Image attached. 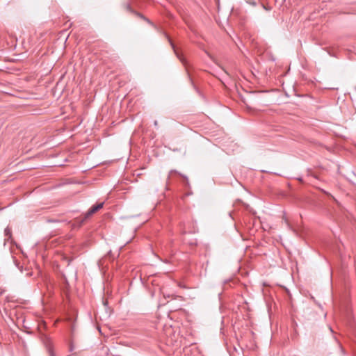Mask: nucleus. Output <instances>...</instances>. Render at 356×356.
<instances>
[{"label":"nucleus","mask_w":356,"mask_h":356,"mask_svg":"<svg viewBox=\"0 0 356 356\" xmlns=\"http://www.w3.org/2000/svg\"><path fill=\"white\" fill-rule=\"evenodd\" d=\"M104 206V202L98 203L95 205H93L85 214L83 217H80L76 220V222L79 224V226H81L85 221L90 218L94 213L101 209Z\"/></svg>","instance_id":"f257e3e1"},{"label":"nucleus","mask_w":356,"mask_h":356,"mask_svg":"<svg viewBox=\"0 0 356 356\" xmlns=\"http://www.w3.org/2000/svg\"><path fill=\"white\" fill-rule=\"evenodd\" d=\"M166 37L168 38V41H169V42H170V45H171L172 48L173 49V50H174V51H175V54L177 55V58L180 60V61H181V62L184 65H186V60H185V59L184 58V57H183L181 54H179L177 52V49H176V48H175V44H173V42H172V41L171 40V39H170L168 35H166Z\"/></svg>","instance_id":"f03ea898"},{"label":"nucleus","mask_w":356,"mask_h":356,"mask_svg":"<svg viewBox=\"0 0 356 356\" xmlns=\"http://www.w3.org/2000/svg\"><path fill=\"white\" fill-rule=\"evenodd\" d=\"M46 348L49 354V356H56L55 353H54L53 346L50 340H47L46 342Z\"/></svg>","instance_id":"7ed1b4c3"},{"label":"nucleus","mask_w":356,"mask_h":356,"mask_svg":"<svg viewBox=\"0 0 356 356\" xmlns=\"http://www.w3.org/2000/svg\"><path fill=\"white\" fill-rule=\"evenodd\" d=\"M123 6H124V10H126L127 11L130 12V13H134L136 15L137 13H136L133 10V9L131 8V5L129 3H124Z\"/></svg>","instance_id":"20e7f679"},{"label":"nucleus","mask_w":356,"mask_h":356,"mask_svg":"<svg viewBox=\"0 0 356 356\" xmlns=\"http://www.w3.org/2000/svg\"><path fill=\"white\" fill-rule=\"evenodd\" d=\"M5 234H6V235L10 234V229L8 228H6L5 229Z\"/></svg>","instance_id":"39448f33"},{"label":"nucleus","mask_w":356,"mask_h":356,"mask_svg":"<svg viewBox=\"0 0 356 356\" xmlns=\"http://www.w3.org/2000/svg\"><path fill=\"white\" fill-rule=\"evenodd\" d=\"M136 15H137L138 16H140L141 18L145 19V20L148 21V19L145 18V17H144L142 15H140V13H136Z\"/></svg>","instance_id":"423d86ee"},{"label":"nucleus","mask_w":356,"mask_h":356,"mask_svg":"<svg viewBox=\"0 0 356 356\" xmlns=\"http://www.w3.org/2000/svg\"><path fill=\"white\" fill-rule=\"evenodd\" d=\"M136 15H137L138 16H140L141 18L145 19V20L148 21V19L145 18V17H144L142 15H140V13H136Z\"/></svg>","instance_id":"0eeeda50"},{"label":"nucleus","mask_w":356,"mask_h":356,"mask_svg":"<svg viewBox=\"0 0 356 356\" xmlns=\"http://www.w3.org/2000/svg\"><path fill=\"white\" fill-rule=\"evenodd\" d=\"M283 220H284L286 224L289 225L288 220H287V219H286V218L285 216L283 217Z\"/></svg>","instance_id":"6e6552de"},{"label":"nucleus","mask_w":356,"mask_h":356,"mask_svg":"<svg viewBox=\"0 0 356 356\" xmlns=\"http://www.w3.org/2000/svg\"><path fill=\"white\" fill-rule=\"evenodd\" d=\"M209 56L210 57V58H211L213 60V62H215L217 65H218L217 63V62L216 61V60L211 55L209 54Z\"/></svg>","instance_id":"1a4fd4ad"},{"label":"nucleus","mask_w":356,"mask_h":356,"mask_svg":"<svg viewBox=\"0 0 356 356\" xmlns=\"http://www.w3.org/2000/svg\"><path fill=\"white\" fill-rule=\"evenodd\" d=\"M154 126H157L158 125V122L156 120H155L154 122Z\"/></svg>","instance_id":"9d476101"}]
</instances>
